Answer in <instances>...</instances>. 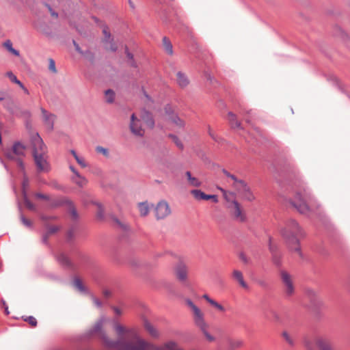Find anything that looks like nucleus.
<instances>
[{"label":"nucleus","mask_w":350,"mask_h":350,"mask_svg":"<svg viewBox=\"0 0 350 350\" xmlns=\"http://www.w3.org/2000/svg\"><path fill=\"white\" fill-rule=\"evenodd\" d=\"M177 82L181 87H185L188 84V80L187 77L181 73L177 75Z\"/></svg>","instance_id":"f3484780"},{"label":"nucleus","mask_w":350,"mask_h":350,"mask_svg":"<svg viewBox=\"0 0 350 350\" xmlns=\"http://www.w3.org/2000/svg\"><path fill=\"white\" fill-rule=\"evenodd\" d=\"M165 113L166 119L172 127L182 128L184 126L185 121L178 117L172 109H166Z\"/></svg>","instance_id":"1a4fd4ad"},{"label":"nucleus","mask_w":350,"mask_h":350,"mask_svg":"<svg viewBox=\"0 0 350 350\" xmlns=\"http://www.w3.org/2000/svg\"><path fill=\"white\" fill-rule=\"evenodd\" d=\"M4 46L8 49V50L9 51L15 55H19L18 52L12 48V42L10 40L6 41L4 43Z\"/></svg>","instance_id":"5701e85b"},{"label":"nucleus","mask_w":350,"mask_h":350,"mask_svg":"<svg viewBox=\"0 0 350 350\" xmlns=\"http://www.w3.org/2000/svg\"><path fill=\"white\" fill-rule=\"evenodd\" d=\"M81 185L85 184L86 183L85 180L83 178L79 177V180L77 182Z\"/></svg>","instance_id":"f704fd0d"},{"label":"nucleus","mask_w":350,"mask_h":350,"mask_svg":"<svg viewBox=\"0 0 350 350\" xmlns=\"http://www.w3.org/2000/svg\"><path fill=\"white\" fill-rule=\"evenodd\" d=\"M172 139L178 147H179L180 148H183L182 143L176 137L172 136Z\"/></svg>","instance_id":"7c9ffc66"},{"label":"nucleus","mask_w":350,"mask_h":350,"mask_svg":"<svg viewBox=\"0 0 350 350\" xmlns=\"http://www.w3.org/2000/svg\"><path fill=\"white\" fill-rule=\"evenodd\" d=\"M144 327H145L146 330L149 333V334L151 336L154 337V338H157L159 336L158 331L150 323L146 322L144 324Z\"/></svg>","instance_id":"2eb2a0df"},{"label":"nucleus","mask_w":350,"mask_h":350,"mask_svg":"<svg viewBox=\"0 0 350 350\" xmlns=\"http://www.w3.org/2000/svg\"><path fill=\"white\" fill-rule=\"evenodd\" d=\"M96 150H97V151H98V152H102V153H103V154H107V150H106V149H105V148H102V147H98V148H96Z\"/></svg>","instance_id":"72a5a7b5"},{"label":"nucleus","mask_w":350,"mask_h":350,"mask_svg":"<svg viewBox=\"0 0 350 350\" xmlns=\"http://www.w3.org/2000/svg\"><path fill=\"white\" fill-rule=\"evenodd\" d=\"M116 48L115 43H110L109 45L107 46V50L114 51L116 50Z\"/></svg>","instance_id":"2f4dec72"},{"label":"nucleus","mask_w":350,"mask_h":350,"mask_svg":"<svg viewBox=\"0 0 350 350\" xmlns=\"http://www.w3.org/2000/svg\"><path fill=\"white\" fill-rule=\"evenodd\" d=\"M228 118L232 127H239L240 124L238 122L234 114L229 113Z\"/></svg>","instance_id":"aec40b11"},{"label":"nucleus","mask_w":350,"mask_h":350,"mask_svg":"<svg viewBox=\"0 0 350 350\" xmlns=\"http://www.w3.org/2000/svg\"><path fill=\"white\" fill-rule=\"evenodd\" d=\"M72 154L74 155V157H75V159H76V160L77 161V162H78L80 165H83V166H85V165L83 164L82 161H81L78 158V157L77 156V154H76L75 152V151H72Z\"/></svg>","instance_id":"473e14b6"},{"label":"nucleus","mask_w":350,"mask_h":350,"mask_svg":"<svg viewBox=\"0 0 350 350\" xmlns=\"http://www.w3.org/2000/svg\"><path fill=\"white\" fill-rule=\"evenodd\" d=\"M49 69L53 72L56 71L55 62L52 59H49Z\"/></svg>","instance_id":"c756f323"},{"label":"nucleus","mask_w":350,"mask_h":350,"mask_svg":"<svg viewBox=\"0 0 350 350\" xmlns=\"http://www.w3.org/2000/svg\"><path fill=\"white\" fill-rule=\"evenodd\" d=\"M3 97L2 96L1 94H0V100H3Z\"/></svg>","instance_id":"ea45409f"},{"label":"nucleus","mask_w":350,"mask_h":350,"mask_svg":"<svg viewBox=\"0 0 350 350\" xmlns=\"http://www.w3.org/2000/svg\"><path fill=\"white\" fill-rule=\"evenodd\" d=\"M25 152V147L20 144L16 143L13 146V152L16 154V157L23 156Z\"/></svg>","instance_id":"4468645a"},{"label":"nucleus","mask_w":350,"mask_h":350,"mask_svg":"<svg viewBox=\"0 0 350 350\" xmlns=\"http://www.w3.org/2000/svg\"><path fill=\"white\" fill-rule=\"evenodd\" d=\"M228 183L237 191L239 197L245 200L252 201L255 197L249 187L242 180H238L234 176H228Z\"/></svg>","instance_id":"20e7f679"},{"label":"nucleus","mask_w":350,"mask_h":350,"mask_svg":"<svg viewBox=\"0 0 350 350\" xmlns=\"http://www.w3.org/2000/svg\"><path fill=\"white\" fill-rule=\"evenodd\" d=\"M304 347L306 350H336L329 340L319 338L314 340L305 342Z\"/></svg>","instance_id":"6e6552de"},{"label":"nucleus","mask_w":350,"mask_h":350,"mask_svg":"<svg viewBox=\"0 0 350 350\" xmlns=\"http://www.w3.org/2000/svg\"><path fill=\"white\" fill-rule=\"evenodd\" d=\"M186 176H187L188 180H189L191 178V173L189 172H187Z\"/></svg>","instance_id":"4c0bfd02"},{"label":"nucleus","mask_w":350,"mask_h":350,"mask_svg":"<svg viewBox=\"0 0 350 350\" xmlns=\"http://www.w3.org/2000/svg\"><path fill=\"white\" fill-rule=\"evenodd\" d=\"M21 88L23 90V91H24V92H25V94H29V91H28V90H27L26 88H25V86H24L23 85V87H21Z\"/></svg>","instance_id":"c9c22d12"},{"label":"nucleus","mask_w":350,"mask_h":350,"mask_svg":"<svg viewBox=\"0 0 350 350\" xmlns=\"http://www.w3.org/2000/svg\"><path fill=\"white\" fill-rule=\"evenodd\" d=\"M236 344L237 347H241L243 345V342L241 341H237Z\"/></svg>","instance_id":"e433bc0d"},{"label":"nucleus","mask_w":350,"mask_h":350,"mask_svg":"<svg viewBox=\"0 0 350 350\" xmlns=\"http://www.w3.org/2000/svg\"><path fill=\"white\" fill-rule=\"evenodd\" d=\"M154 125V121L146 111L140 113H133L131 116V131L137 135H143L144 133V126L152 128Z\"/></svg>","instance_id":"f03ea898"},{"label":"nucleus","mask_w":350,"mask_h":350,"mask_svg":"<svg viewBox=\"0 0 350 350\" xmlns=\"http://www.w3.org/2000/svg\"><path fill=\"white\" fill-rule=\"evenodd\" d=\"M281 278L285 286L286 293L291 295L294 292V286L291 275L286 271H282Z\"/></svg>","instance_id":"9b49d317"},{"label":"nucleus","mask_w":350,"mask_h":350,"mask_svg":"<svg viewBox=\"0 0 350 350\" xmlns=\"http://www.w3.org/2000/svg\"><path fill=\"white\" fill-rule=\"evenodd\" d=\"M139 209L140 214L142 216L146 215L149 212V207L146 203L139 204Z\"/></svg>","instance_id":"6ab92c4d"},{"label":"nucleus","mask_w":350,"mask_h":350,"mask_svg":"<svg viewBox=\"0 0 350 350\" xmlns=\"http://www.w3.org/2000/svg\"><path fill=\"white\" fill-rule=\"evenodd\" d=\"M203 298L205 299L207 301V302L217 311H219L220 312H226L225 308L221 304H220L218 302H217L216 301L211 299L208 295H203Z\"/></svg>","instance_id":"ddd939ff"},{"label":"nucleus","mask_w":350,"mask_h":350,"mask_svg":"<svg viewBox=\"0 0 350 350\" xmlns=\"http://www.w3.org/2000/svg\"><path fill=\"white\" fill-rule=\"evenodd\" d=\"M170 212L168 204L165 202H159L156 208V215L159 219L165 217Z\"/></svg>","instance_id":"f8f14e48"},{"label":"nucleus","mask_w":350,"mask_h":350,"mask_svg":"<svg viewBox=\"0 0 350 350\" xmlns=\"http://www.w3.org/2000/svg\"><path fill=\"white\" fill-rule=\"evenodd\" d=\"M103 33L105 34V36L109 38V34L107 32L106 29L103 30Z\"/></svg>","instance_id":"58836bf2"},{"label":"nucleus","mask_w":350,"mask_h":350,"mask_svg":"<svg viewBox=\"0 0 350 350\" xmlns=\"http://www.w3.org/2000/svg\"><path fill=\"white\" fill-rule=\"evenodd\" d=\"M211 200L215 203H217L218 202V198H217V196L205 194L204 200Z\"/></svg>","instance_id":"bb28decb"},{"label":"nucleus","mask_w":350,"mask_h":350,"mask_svg":"<svg viewBox=\"0 0 350 350\" xmlns=\"http://www.w3.org/2000/svg\"><path fill=\"white\" fill-rule=\"evenodd\" d=\"M103 345L107 350H183L174 341H167L155 347L139 336L137 329L116 324L111 337L103 338Z\"/></svg>","instance_id":"f257e3e1"},{"label":"nucleus","mask_w":350,"mask_h":350,"mask_svg":"<svg viewBox=\"0 0 350 350\" xmlns=\"http://www.w3.org/2000/svg\"><path fill=\"white\" fill-rule=\"evenodd\" d=\"M187 303L193 311L196 324L202 329L206 340L210 342L213 341L214 338L208 332V325L204 321V314L202 311L191 301H188Z\"/></svg>","instance_id":"39448f33"},{"label":"nucleus","mask_w":350,"mask_h":350,"mask_svg":"<svg viewBox=\"0 0 350 350\" xmlns=\"http://www.w3.org/2000/svg\"><path fill=\"white\" fill-rule=\"evenodd\" d=\"M293 205L301 213H307L310 211L306 199L301 194H296L292 200Z\"/></svg>","instance_id":"9d476101"},{"label":"nucleus","mask_w":350,"mask_h":350,"mask_svg":"<svg viewBox=\"0 0 350 350\" xmlns=\"http://www.w3.org/2000/svg\"><path fill=\"white\" fill-rule=\"evenodd\" d=\"M177 277L181 280H183L185 279L186 278V275H187V271H186V269L185 267H182L180 268V269H178L177 271Z\"/></svg>","instance_id":"4be33fe9"},{"label":"nucleus","mask_w":350,"mask_h":350,"mask_svg":"<svg viewBox=\"0 0 350 350\" xmlns=\"http://www.w3.org/2000/svg\"><path fill=\"white\" fill-rule=\"evenodd\" d=\"M25 321L28 322L32 327H35L37 325V321L33 317H28L27 319H25Z\"/></svg>","instance_id":"cd10ccee"},{"label":"nucleus","mask_w":350,"mask_h":350,"mask_svg":"<svg viewBox=\"0 0 350 350\" xmlns=\"http://www.w3.org/2000/svg\"><path fill=\"white\" fill-rule=\"evenodd\" d=\"M105 98L107 102L111 103L114 100V92L111 90L105 92Z\"/></svg>","instance_id":"b1692460"},{"label":"nucleus","mask_w":350,"mask_h":350,"mask_svg":"<svg viewBox=\"0 0 350 350\" xmlns=\"http://www.w3.org/2000/svg\"><path fill=\"white\" fill-rule=\"evenodd\" d=\"M301 229L297 223H293L291 228L288 227L285 231L288 247L301 256V250L297 237L301 235Z\"/></svg>","instance_id":"7ed1b4c3"},{"label":"nucleus","mask_w":350,"mask_h":350,"mask_svg":"<svg viewBox=\"0 0 350 350\" xmlns=\"http://www.w3.org/2000/svg\"><path fill=\"white\" fill-rule=\"evenodd\" d=\"M191 193L193 196V197L198 200H204L205 193L200 190H192Z\"/></svg>","instance_id":"a211bd4d"},{"label":"nucleus","mask_w":350,"mask_h":350,"mask_svg":"<svg viewBox=\"0 0 350 350\" xmlns=\"http://www.w3.org/2000/svg\"><path fill=\"white\" fill-rule=\"evenodd\" d=\"M44 152L45 146L42 139H36L33 157L36 165L40 170H45L48 168V163L44 157Z\"/></svg>","instance_id":"423d86ee"},{"label":"nucleus","mask_w":350,"mask_h":350,"mask_svg":"<svg viewBox=\"0 0 350 350\" xmlns=\"http://www.w3.org/2000/svg\"><path fill=\"white\" fill-rule=\"evenodd\" d=\"M163 43H164V46H165V50L169 53L171 54L172 53V46L171 43L170 42V41L166 38H163Z\"/></svg>","instance_id":"393cba45"},{"label":"nucleus","mask_w":350,"mask_h":350,"mask_svg":"<svg viewBox=\"0 0 350 350\" xmlns=\"http://www.w3.org/2000/svg\"><path fill=\"white\" fill-rule=\"evenodd\" d=\"M8 76L12 82L18 84L20 87H23V83L17 79L16 77L13 73L8 72Z\"/></svg>","instance_id":"a878e982"},{"label":"nucleus","mask_w":350,"mask_h":350,"mask_svg":"<svg viewBox=\"0 0 350 350\" xmlns=\"http://www.w3.org/2000/svg\"><path fill=\"white\" fill-rule=\"evenodd\" d=\"M233 277L239 282L243 287H246V284L243 280L242 273L238 270H234L232 273Z\"/></svg>","instance_id":"dca6fc26"},{"label":"nucleus","mask_w":350,"mask_h":350,"mask_svg":"<svg viewBox=\"0 0 350 350\" xmlns=\"http://www.w3.org/2000/svg\"><path fill=\"white\" fill-rule=\"evenodd\" d=\"M225 199L232 203V213L234 218L239 221L245 219V214L243 213L240 204L235 200L236 196L234 192L221 189Z\"/></svg>","instance_id":"0eeeda50"},{"label":"nucleus","mask_w":350,"mask_h":350,"mask_svg":"<svg viewBox=\"0 0 350 350\" xmlns=\"http://www.w3.org/2000/svg\"><path fill=\"white\" fill-rule=\"evenodd\" d=\"M190 184H191L193 186H199L200 185V182L198 181V180L196 178H193L191 177L189 180Z\"/></svg>","instance_id":"c85d7f7f"},{"label":"nucleus","mask_w":350,"mask_h":350,"mask_svg":"<svg viewBox=\"0 0 350 350\" xmlns=\"http://www.w3.org/2000/svg\"><path fill=\"white\" fill-rule=\"evenodd\" d=\"M282 336L284 338V339L285 340V341L290 345H294V339L293 338V336L288 334V332H284L282 333Z\"/></svg>","instance_id":"412c9836"},{"label":"nucleus","mask_w":350,"mask_h":350,"mask_svg":"<svg viewBox=\"0 0 350 350\" xmlns=\"http://www.w3.org/2000/svg\"><path fill=\"white\" fill-rule=\"evenodd\" d=\"M5 313H6L7 314H9V312H8V308H5Z\"/></svg>","instance_id":"a19ab883"}]
</instances>
